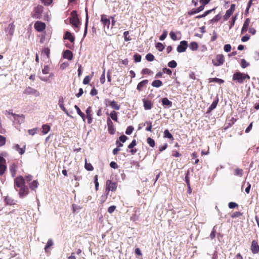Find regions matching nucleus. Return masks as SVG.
I'll use <instances>...</instances> for the list:
<instances>
[{"mask_svg":"<svg viewBox=\"0 0 259 259\" xmlns=\"http://www.w3.org/2000/svg\"><path fill=\"white\" fill-rule=\"evenodd\" d=\"M14 187L20 198L26 196L29 192L28 187L25 185V179L22 176H18L14 180Z\"/></svg>","mask_w":259,"mask_h":259,"instance_id":"1","label":"nucleus"},{"mask_svg":"<svg viewBox=\"0 0 259 259\" xmlns=\"http://www.w3.org/2000/svg\"><path fill=\"white\" fill-rule=\"evenodd\" d=\"M249 79L250 76L248 74L240 72L234 73L232 77V79L234 82L240 84H242L246 79L249 80Z\"/></svg>","mask_w":259,"mask_h":259,"instance_id":"2","label":"nucleus"},{"mask_svg":"<svg viewBox=\"0 0 259 259\" xmlns=\"http://www.w3.org/2000/svg\"><path fill=\"white\" fill-rule=\"evenodd\" d=\"M117 187V184L116 182H113L110 180H108L106 183V188L105 193L107 195H109L110 191H115Z\"/></svg>","mask_w":259,"mask_h":259,"instance_id":"3","label":"nucleus"},{"mask_svg":"<svg viewBox=\"0 0 259 259\" xmlns=\"http://www.w3.org/2000/svg\"><path fill=\"white\" fill-rule=\"evenodd\" d=\"M42 11L43 7L40 5L37 6L34 8L32 17L35 19H40L41 18Z\"/></svg>","mask_w":259,"mask_h":259,"instance_id":"4","label":"nucleus"},{"mask_svg":"<svg viewBox=\"0 0 259 259\" xmlns=\"http://www.w3.org/2000/svg\"><path fill=\"white\" fill-rule=\"evenodd\" d=\"M23 94L27 95H34L35 97H38L40 95V93L37 90L30 87H27L24 90Z\"/></svg>","mask_w":259,"mask_h":259,"instance_id":"5","label":"nucleus"},{"mask_svg":"<svg viewBox=\"0 0 259 259\" xmlns=\"http://www.w3.org/2000/svg\"><path fill=\"white\" fill-rule=\"evenodd\" d=\"M224 62V57L222 54L218 55L216 57V60H212L213 64L214 66H219L223 64Z\"/></svg>","mask_w":259,"mask_h":259,"instance_id":"6","label":"nucleus"},{"mask_svg":"<svg viewBox=\"0 0 259 259\" xmlns=\"http://www.w3.org/2000/svg\"><path fill=\"white\" fill-rule=\"evenodd\" d=\"M188 47V42L186 40H183L180 42L179 45L178 46L177 50L179 53L184 52Z\"/></svg>","mask_w":259,"mask_h":259,"instance_id":"7","label":"nucleus"},{"mask_svg":"<svg viewBox=\"0 0 259 259\" xmlns=\"http://www.w3.org/2000/svg\"><path fill=\"white\" fill-rule=\"evenodd\" d=\"M235 9V5L232 4L229 9H228L225 15L224 16V20L225 21L227 20L232 15Z\"/></svg>","mask_w":259,"mask_h":259,"instance_id":"8","label":"nucleus"},{"mask_svg":"<svg viewBox=\"0 0 259 259\" xmlns=\"http://www.w3.org/2000/svg\"><path fill=\"white\" fill-rule=\"evenodd\" d=\"M101 21L102 22V24L104 25V27H107L108 29H109L110 21L109 19L107 18L106 15H102L101 16Z\"/></svg>","mask_w":259,"mask_h":259,"instance_id":"9","label":"nucleus"},{"mask_svg":"<svg viewBox=\"0 0 259 259\" xmlns=\"http://www.w3.org/2000/svg\"><path fill=\"white\" fill-rule=\"evenodd\" d=\"M35 29L38 32H41L46 28V24L44 22L37 21L34 24Z\"/></svg>","mask_w":259,"mask_h":259,"instance_id":"10","label":"nucleus"},{"mask_svg":"<svg viewBox=\"0 0 259 259\" xmlns=\"http://www.w3.org/2000/svg\"><path fill=\"white\" fill-rule=\"evenodd\" d=\"M6 160L0 156V176H2L5 172L6 166L5 165Z\"/></svg>","mask_w":259,"mask_h":259,"instance_id":"11","label":"nucleus"},{"mask_svg":"<svg viewBox=\"0 0 259 259\" xmlns=\"http://www.w3.org/2000/svg\"><path fill=\"white\" fill-rule=\"evenodd\" d=\"M107 123L109 133L111 135L114 134L115 130L114 128L113 123L109 117H108L107 119Z\"/></svg>","mask_w":259,"mask_h":259,"instance_id":"12","label":"nucleus"},{"mask_svg":"<svg viewBox=\"0 0 259 259\" xmlns=\"http://www.w3.org/2000/svg\"><path fill=\"white\" fill-rule=\"evenodd\" d=\"M70 22L75 27L77 28L78 27V25L79 23V20L76 15H74L72 16L70 18Z\"/></svg>","mask_w":259,"mask_h":259,"instance_id":"13","label":"nucleus"},{"mask_svg":"<svg viewBox=\"0 0 259 259\" xmlns=\"http://www.w3.org/2000/svg\"><path fill=\"white\" fill-rule=\"evenodd\" d=\"M251 250L254 254L259 252V246L256 241L253 240L251 243Z\"/></svg>","mask_w":259,"mask_h":259,"instance_id":"14","label":"nucleus"},{"mask_svg":"<svg viewBox=\"0 0 259 259\" xmlns=\"http://www.w3.org/2000/svg\"><path fill=\"white\" fill-rule=\"evenodd\" d=\"M14 116L15 122H17L19 124L24 122V116L23 115H18L14 113H12Z\"/></svg>","mask_w":259,"mask_h":259,"instance_id":"15","label":"nucleus"},{"mask_svg":"<svg viewBox=\"0 0 259 259\" xmlns=\"http://www.w3.org/2000/svg\"><path fill=\"white\" fill-rule=\"evenodd\" d=\"M88 123L91 124L92 122V110L91 107L89 106L85 111Z\"/></svg>","mask_w":259,"mask_h":259,"instance_id":"16","label":"nucleus"},{"mask_svg":"<svg viewBox=\"0 0 259 259\" xmlns=\"http://www.w3.org/2000/svg\"><path fill=\"white\" fill-rule=\"evenodd\" d=\"M143 102L144 104V107L145 110H150L152 108L153 104L150 101L144 98L143 99Z\"/></svg>","mask_w":259,"mask_h":259,"instance_id":"17","label":"nucleus"},{"mask_svg":"<svg viewBox=\"0 0 259 259\" xmlns=\"http://www.w3.org/2000/svg\"><path fill=\"white\" fill-rule=\"evenodd\" d=\"M161 103L165 107L169 108L172 106V103L167 98H163L161 99Z\"/></svg>","mask_w":259,"mask_h":259,"instance_id":"18","label":"nucleus"},{"mask_svg":"<svg viewBox=\"0 0 259 259\" xmlns=\"http://www.w3.org/2000/svg\"><path fill=\"white\" fill-rule=\"evenodd\" d=\"M13 148L17 151L20 155H22L25 153L26 146L24 145L23 147L20 148L18 144H15L13 146Z\"/></svg>","mask_w":259,"mask_h":259,"instance_id":"19","label":"nucleus"},{"mask_svg":"<svg viewBox=\"0 0 259 259\" xmlns=\"http://www.w3.org/2000/svg\"><path fill=\"white\" fill-rule=\"evenodd\" d=\"M204 6H200L198 8L196 9H192L190 11L188 12V14L189 15H193L195 14L198 13L199 12L202 11L204 9Z\"/></svg>","mask_w":259,"mask_h":259,"instance_id":"20","label":"nucleus"},{"mask_svg":"<svg viewBox=\"0 0 259 259\" xmlns=\"http://www.w3.org/2000/svg\"><path fill=\"white\" fill-rule=\"evenodd\" d=\"M148 82V80L147 79L142 80L138 83L137 88V90L139 91H141L143 90V88L146 85Z\"/></svg>","mask_w":259,"mask_h":259,"instance_id":"21","label":"nucleus"},{"mask_svg":"<svg viewBox=\"0 0 259 259\" xmlns=\"http://www.w3.org/2000/svg\"><path fill=\"white\" fill-rule=\"evenodd\" d=\"M63 57L69 60H71L73 58L72 53L69 50H66L64 52Z\"/></svg>","mask_w":259,"mask_h":259,"instance_id":"22","label":"nucleus"},{"mask_svg":"<svg viewBox=\"0 0 259 259\" xmlns=\"http://www.w3.org/2000/svg\"><path fill=\"white\" fill-rule=\"evenodd\" d=\"M15 28V25L13 23H12L9 25V26L7 29V31L8 32V33L10 35L12 36L14 33Z\"/></svg>","mask_w":259,"mask_h":259,"instance_id":"23","label":"nucleus"},{"mask_svg":"<svg viewBox=\"0 0 259 259\" xmlns=\"http://www.w3.org/2000/svg\"><path fill=\"white\" fill-rule=\"evenodd\" d=\"M38 181L37 180H34L29 184V187L32 190L35 191L38 188Z\"/></svg>","mask_w":259,"mask_h":259,"instance_id":"24","label":"nucleus"},{"mask_svg":"<svg viewBox=\"0 0 259 259\" xmlns=\"http://www.w3.org/2000/svg\"><path fill=\"white\" fill-rule=\"evenodd\" d=\"M106 101L110 102L109 105L112 108L116 110H118L120 109V106L118 105L117 102H116L115 101L113 100L110 101L109 100H107Z\"/></svg>","mask_w":259,"mask_h":259,"instance_id":"25","label":"nucleus"},{"mask_svg":"<svg viewBox=\"0 0 259 259\" xmlns=\"http://www.w3.org/2000/svg\"><path fill=\"white\" fill-rule=\"evenodd\" d=\"M17 165L15 163H13L10 166V170L12 177H14L16 174Z\"/></svg>","mask_w":259,"mask_h":259,"instance_id":"26","label":"nucleus"},{"mask_svg":"<svg viewBox=\"0 0 259 259\" xmlns=\"http://www.w3.org/2000/svg\"><path fill=\"white\" fill-rule=\"evenodd\" d=\"M64 38L68 39L71 42H73L74 41V37L72 36V34L68 31L65 33Z\"/></svg>","mask_w":259,"mask_h":259,"instance_id":"27","label":"nucleus"},{"mask_svg":"<svg viewBox=\"0 0 259 259\" xmlns=\"http://www.w3.org/2000/svg\"><path fill=\"white\" fill-rule=\"evenodd\" d=\"M250 23V20L249 18H247L246 19L245 22H244V24L243 25V27L242 28L241 32L243 33L244 31H247L248 27L249 26Z\"/></svg>","mask_w":259,"mask_h":259,"instance_id":"28","label":"nucleus"},{"mask_svg":"<svg viewBox=\"0 0 259 259\" xmlns=\"http://www.w3.org/2000/svg\"><path fill=\"white\" fill-rule=\"evenodd\" d=\"M218 103V99H217L216 100L213 101V102L212 103V104H211V105L208 108L207 112L209 113V112H211L212 110H213V109H214L217 107Z\"/></svg>","mask_w":259,"mask_h":259,"instance_id":"29","label":"nucleus"},{"mask_svg":"<svg viewBox=\"0 0 259 259\" xmlns=\"http://www.w3.org/2000/svg\"><path fill=\"white\" fill-rule=\"evenodd\" d=\"M86 15H85V28H84V32L83 34V37H85L87 33L88 30V24L89 21V16L88 14L87 9H85Z\"/></svg>","mask_w":259,"mask_h":259,"instance_id":"30","label":"nucleus"},{"mask_svg":"<svg viewBox=\"0 0 259 259\" xmlns=\"http://www.w3.org/2000/svg\"><path fill=\"white\" fill-rule=\"evenodd\" d=\"M50 129H51V127L48 124H43L42 126L41 132L44 135H46L50 131Z\"/></svg>","mask_w":259,"mask_h":259,"instance_id":"31","label":"nucleus"},{"mask_svg":"<svg viewBox=\"0 0 259 259\" xmlns=\"http://www.w3.org/2000/svg\"><path fill=\"white\" fill-rule=\"evenodd\" d=\"M189 47L191 50L196 51L198 49V45L196 42L193 41L189 44Z\"/></svg>","mask_w":259,"mask_h":259,"instance_id":"32","label":"nucleus"},{"mask_svg":"<svg viewBox=\"0 0 259 259\" xmlns=\"http://www.w3.org/2000/svg\"><path fill=\"white\" fill-rule=\"evenodd\" d=\"M164 137L165 138L171 139L172 140H174L172 135L169 133L168 130H165L164 131Z\"/></svg>","mask_w":259,"mask_h":259,"instance_id":"33","label":"nucleus"},{"mask_svg":"<svg viewBox=\"0 0 259 259\" xmlns=\"http://www.w3.org/2000/svg\"><path fill=\"white\" fill-rule=\"evenodd\" d=\"M162 85V82L160 80H155L152 83V85L154 87L159 88Z\"/></svg>","mask_w":259,"mask_h":259,"instance_id":"34","label":"nucleus"},{"mask_svg":"<svg viewBox=\"0 0 259 259\" xmlns=\"http://www.w3.org/2000/svg\"><path fill=\"white\" fill-rule=\"evenodd\" d=\"M50 55V49L48 48H44L41 52V55L42 56H46L47 58H49Z\"/></svg>","mask_w":259,"mask_h":259,"instance_id":"35","label":"nucleus"},{"mask_svg":"<svg viewBox=\"0 0 259 259\" xmlns=\"http://www.w3.org/2000/svg\"><path fill=\"white\" fill-rule=\"evenodd\" d=\"M209 82H217L220 84L223 83L224 82V80L220 79V78H216V77L209 78Z\"/></svg>","mask_w":259,"mask_h":259,"instance_id":"36","label":"nucleus"},{"mask_svg":"<svg viewBox=\"0 0 259 259\" xmlns=\"http://www.w3.org/2000/svg\"><path fill=\"white\" fill-rule=\"evenodd\" d=\"M110 116L112 120L117 121L118 118L117 113L115 111H113L110 113Z\"/></svg>","mask_w":259,"mask_h":259,"instance_id":"37","label":"nucleus"},{"mask_svg":"<svg viewBox=\"0 0 259 259\" xmlns=\"http://www.w3.org/2000/svg\"><path fill=\"white\" fill-rule=\"evenodd\" d=\"M222 18V15L221 13L218 14L215 16L211 20V23L216 22L219 21Z\"/></svg>","mask_w":259,"mask_h":259,"instance_id":"38","label":"nucleus"},{"mask_svg":"<svg viewBox=\"0 0 259 259\" xmlns=\"http://www.w3.org/2000/svg\"><path fill=\"white\" fill-rule=\"evenodd\" d=\"M54 244L53 242L52 239H50L48 240L47 243L45 247V250L46 252H47L48 249L51 246H53Z\"/></svg>","mask_w":259,"mask_h":259,"instance_id":"39","label":"nucleus"},{"mask_svg":"<svg viewBox=\"0 0 259 259\" xmlns=\"http://www.w3.org/2000/svg\"><path fill=\"white\" fill-rule=\"evenodd\" d=\"M147 142L150 147H154L155 146V141L152 138H148L147 139Z\"/></svg>","mask_w":259,"mask_h":259,"instance_id":"40","label":"nucleus"},{"mask_svg":"<svg viewBox=\"0 0 259 259\" xmlns=\"http://www.w3.org/2000/svg\"><path fill=\"white\" fill-rule=\"evenodd\" d=\"M249 64L247 63L244 59L241 60V66L243 68H245L248 66Z\"/></svg>","mask_w":259,"mask_h":259,"instance_id":"41","label":"nucleus"},{"mask_svg":"<svg viewBox=\"0 0 259 259\" xmlns=\"http://www.w3.org/2000/svg\"><path fill=\"white\" fill-rule=\"evenodd\" d=\"M156 48L158 51H162L164 49V46L160 42H157L156 44Z\"/></svg>","mask_w":259,"mask_h":259,"instance_id":"42","label":"nucleus"},{"mask_svg":"<svg viewBox=\"0 0 259 259\" xmlns=\"http://www.w3.org/2000/svg\"><path fill=\"white\" fill-rule=\"evenodd\" d=\"M177 65V63L174 60H172L168 63V66L172 68L176 67Z\"/></svg>","mask_w":259,"mask_h":259,"instance_id":"43","label":"nucleus"},{"mask_svg":"<svg viewBox=\"0 0 259 259\" xmlns=\"http://www.w3.org/2000/svg\"><path fill=\"white\" fill-rule=\"evenodd\" d=\"M146 59L148 61H152L154 60V56L151 53H149L146 55Z\"/></svg>","mask_w":259,"mask_h":259,"instance_id":"44","label":"nucleus"},{"mask_svg":"<svg viewBox=\"0 0 259 259\" xmlns=\"http://www.w3.org/2000/svg\"><path fill=\"white\" fill-rule=\"evenodd\" d=\"M134 58L136 62H140L141 61V56L139 54H135Z\"/></svg>","mask_w":259,"mask_h":259,"instance_id":"45","label":"nucleus"},{"mask_svg":"<svg viewBox=\"0 0 259 259\" xmlns=\"http://www.w3.org/2000/svg\"><path fill=\"white\" fill-rule=\"evenodd\" d=\"M234 174L236 176H240L241 177L243 175V170H242V169H240V168H236L235 170Z\"/></svg>","mask_w":259,"mask_h":259,"instance_id":"46","label":"nucleus"},{"mask_svg":"<svg viewBox=\"0 0 259 259\" xmlns=\"http://www.w3.org/2000/svg\"><path fill=\"white\" fill-rule=\"evenodd\" d=\"M85 168L88 170L90 171L93 170L94 169V167L92 166V165L91 163H87V161L85 163Z\"/></svg>","mask_w":259,"mask_h":259,"instance_id":"47","label":"nucleus"},{"mask_svg":"<svg viewBox=\"0 0 259 259\" xmlns=\"http://www.w3.org/2000/svg\"><path fill=\"white\" fill-rule=\"evenodd\" d=\"M105 69H104L103 72L102 74L101 75V77H100V82H101L102 84L104 83V82H105Z\"/></svg>","mask_w":259,"mask_h":259,"instance_id":"48","label":"nucleus"},{"mask_svg":"<svg viewBox=\"0 0 259 259\" xmlns=\"http://www.w3.org/2000/svg\"><path fill=\"white\" fill-rule=\"evenodd\" d=\"M133 130H134V127L132 126H129L127 127V128L126 130L125 134L126 135H130L132 133V132H133Z\"/></svg>","mask_w":259,"mask_h":259,"instance_id":"49","label":"nucleus"},{"mask_svg":"<svg viewBox=\"0 0 259 259\" xmlns=\"http://www.w3.org/2000/svg\"><path fill=\"white\" fill-rule=\"evenodd\" d=\"M50 70V67L48 65H45L42 70V72L44 74H48Z\"/></svg>","mask_w":259,"mask_h":259,"instance_id":"50","label":"nucleus"},{"mask_svg":"<svg viewBox=\"0 0 259 259\" xmlns=\"http://www.w3.org/2000/svg\"><path fill=\"white\" fill-rule=\"evenodd\" d=\"M237 16L235 17H233L231 19V20L229 22L230 23V26L229 27V29H231L232 27L234 26L235 21L236 20Z\"/></svg>","mask_w":259,"mask_h":259,"instance_id":"51","label":"nucleus"},{"mask_svg":"<svg viewBox=\"0 0 259 259\" xmlns=\"http://www.w3.org/2000/svg\"><path fill=\"white\" fill-rule=\"evenodd\" d=\"M224 49L226 52H229L231 50V46L230 44H226L224 46Z\"/></svg>","mask_w":259,"mask_h":259,"instance_id":"52","label":"nucleus"},{"mask_svg":"<svg viewBox=\"0 0 259 259\" xmlns=\"http://www.w3.org/2000/svg\"><path fill=\"white\" fill-rule=\"evenodd\" d=\"M169 36L173 40H177L178 39L177 36L175 33L173 31H170L169 33Z\"/></svg>","mask_w":259,"mask_h":259,"instance_id":"53","label":"nucleus"},{"mask_svg":"<svg viewBox=\"0 0 259 259\" xmlns=\"http://www.w3.org/2000/svg\"><path fill=\"white\" fill-rule=\"evenodd\" d=\"M6 138L3 136L0 135V146L4 145L6 143Z\"/></svg>","mask_w":259,"mask_h":259,"instance_id":"54","label":"nucleus"},{"mask_svg":"<svg viewBox=\"0 0 259 259\" xmlns=\"http://www.w3.org/2000/svg\"><path fill=\"white\" fill-rule=\"evenodd\" d=\"M167 32L166 31L164 30L162 34L161 35V36L159 37V39L160 40H163L167 36Z\"/></svg>","mask_w":259,"mask_h":259,"instance_id":"55","label":"nucleus"},{"mask_svg":"<svg viewBox=\"0 0 259 259\" xmlns=\"http://www.w3.org/2000/svg\"><path fill=\"white\" fill-rule=\"evenodd\" d=\"M216 234V230L215 229V226L213 228L210 234V238L211 239L214 238Z\"/></svg>","mask_w":259,"mask_h":259,"instance_id":"56","label":"nucleus"},{"mask_svg":"<svg viewBox=\"0 0 259 259\" xmlns=\"http://www.w3.org/2000/svg\"><path fill=\"white\" fill-rule=\"evenodd\" d=\"M91 80V77L89 76H86L83 80L84 84H88Z\"/></svg>","mask_w":259,"mask_h":259,"instance_id":"57","label":"nucleus"},{"mask_svg":"<svg viewBox=\"0 0 259 259\" xmlns=\"http://www.w3.org/2000/svg\"><path fill=\"white\" fill-rule=\"evenodd\" d=\"M152 73V71L148 68H144L142 71L143 74H150Z\"/></svg>","mask_w":259,"mask_h":259,"instance_id":"58","label":"nucleus"},{"mask_svg":"<svg viewBox=\"0 0 259 259\" xmlns=\"http://www.w3.org/2000/svg\"><path fill=\"white\" fill-rule=\"evenodd\" d=\"M41 3L45 6H49L51 5L53 0H40Z\"/></svg>","mask_w":259,"mask_h":259,"instance_id":"59","label":"nucleus"},{"mask_svg":"<svg viewBox=\"0 0 259 259\" xmlns=\"http://www.w3.org/2000/svg\"><path fill=\"white\" fill-rule=\"evenodd\" d=\"M241 215H242V213L240 212H239V211H236V212H234L232 214L231 217L232 218H235L239 217Z\"/></svg>","mask_w":259,"mask_h":259,"instance_id":"60","label":"nucleus"},{"mask_svg":"<svg viewBox=\"0 0 259 259\" xmlns=\"http://www.w3.org/2000/svg\"><path fill=\"white\" fill-rule=\"evenodd\" d=\"M162 71L163 73H166L169 75H170L172 74V71H171V70L166 68H163Z\"/></svg>","mask_w":259,"mask_h":259,"instance_id":"61","label":"nucleus"},{"mask_svg":"<svg viewBox=\"0 0 259 259\" xmlns=\"http://www.w3.org/2000/svg\"><path fill=\"white\" fill-rule=\"evenodd\" d=\"M37 130V128H32L29 130L28 132L29 135L31 136H33L35 134L36 131Z\"/></svg>","mask_w":259,"mask_h":259,"instance_id":"62","label":"nucleus"},{"mask_svg":"<svg viewBox=\"0 0 259 259\" xmlns=\"http://www.w3.org/2000/svg\"><path fill=\"white\" fill-rule=\"evenodd\" d=\"M137 144L136 141L135 140H134L132 141V142L128 145V149H132L133 147H134Z\"/></svg>","mask_w":259,"mask_h":259,"instance_id":"63","label":"nucleus"},{"mask_svg":"<svg viewBox=\"0 0 259 259\" xmlns=\"http://www.w3.org/2000/svg\"><path fill=\"white\" fill-rule=\"evenodd\" d=\"M115 209H116V206L115 205H112L108 208V212L109 213H112V212H113L114 211Z\"/></svg>","mask_w":259,"mask_h":259,"instance_id":"64","label":"nucleus"}]
</instances>
